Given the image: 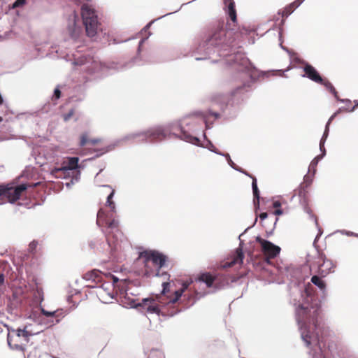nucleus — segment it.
Wrapping results in <instances>:
<instances>
[{"label":"nucleus","instance_id":"obj_15","mask_svg":"<svg viewBox=\"0 0 358 358\" xmlns=\"http://www.w3.org/2000/svg\"><path fill=\"white\" fill-rule=\"evenodd\" d=\"M222 278L225 277L220 274L213 275L210 273H203L199 275L197 280L200 282H205L208 287H213L215 282L218 281L220 279ZM224 280H226V282H227V278H224Z\"/></svg>","mask_w":358,"mask_h":358},{"label":"nucleus","instance_id":"obj_26","mask_svg":"<svg viewBox=\"0 0 358 358\" xmlns=\"http://www.w3.org/2000/svg\"><path fill=\"white\" fill-rule=\"evenodd\" d=\"M229 15L231 21L235 23L237 20L236 11L235 9V3L234 1H231L228 6Z\"/></svg>","mask_w":358,"mask_h":358},{"label":"nucleus","instance_id":"obj_3","mask_svg":"<svg viewBox=\"0 0 358 358\" xmlns=\"http://www.w3.org/2000/svg\"><path fill=\"white\" fill-rule=\"evenodd\" d=\"M143 139L149 142H158L161 141L166 138L174 136L187 142L196 144L199 142L198 138L191 135L187 131H185L182 127L169 125L166 127H157L150 128L147 131L139 134Z\"/></svg>","mask_w":358,"mask_h":358},{"label":"nucleus","instance_id":"obj_14","mask_svg":"<svg viewBox=\"0 0 358 358\" xmlns=\"http://www.w3.org/2000/svg\"><path fill=\"white\" fill-rule=\"evenodd\" d=\"M317 264L319 266L317 273L322 277H324L332 268V263L329 260H327L323 254H319Z\"/></svg>","mask_w":358,"mask_h":358},{"label":"nucleus","instance_id":"obj_7","mask_svg":"<svg viewBox=\"0 0 358 358\" xmlns=\"http://www.w3.org/2000/svg\"><path fill=\"white\" fill-rule=\"evenodd\" d=\"M223 26L222 22H219L211 29L204 41L206 45L217 47L223 45H230L232 43L233 41L227 38L229 32L224 29Z\"/></svg>","mask_w":358,"mask_h":358},{"label":"nucleus","instance_id":"obj_20","mask_svg":"<svg viewBox=\"0 0 358 358\" xmlns=\"http://www.w3.org/2000/svg\"><path fill=\"white\" fill-rule=\"evenodd\" d=\"M101 141L99 138H90L87 133H83L80 135L79 145L83 147L87 144L95 145Z\"/></svg>","mask_w":358,"mask_h":358},{"label":"nucleus","instance_id":"obj_19","mask_svg":"<svg viewBox=\"0 0 358 358\" xmlns=\"http://www.w3.org/2000/svg\"><path fill=\"white\" fill-rule=\"evenodd\" d=\"M34 299L36 303H41L44 300V292L41 283L38 280L34 279Z\"/></svg>","mask_w":358,"mask_h":358},{"label":"nucleus","instance_id":"obj_4","mask_svg":"<svg viewBox=\"0 0 358 358\" xmlns=\"http://www.w3.org/2000/svg\"><path fill=\"white\" fill-rule=\"evenodd\" d=\"M139 260L144 264L143 275L146 277L163 276L164 280L169 279V275L166 272L160 273L167 261V257L156 250H144L138 255Z\"/></svg>","mask_w":358,"mask_h":358},{"label":"nucleus","instance_id":"obj_5","mask_svg":"<svg viewBox=\"0 0 358 358\" xmlns=\"http://www.w3.org/2000/svg\"><path fill=\"white\" fill-rule=\"evenodd\" d=\"M96 224L101 227H106V238L111 250H118L120 248L119 238L122 233L119 229V222L113 214H107L103 209H100L97 213Z\"/></svg>","mask_w":358,"mask_h":358},{"label":"nucleus","instance_id":"obj_13","mask_svg":"<svg viewBox=\"0 0 358 358\" xmlns=\"http://www.w3.org/2000/svg\"><path fill=\"white\" fill-rule=\"evenodd\" d=\"M313 180L310 176H306L303 178V182L300 185L299 188L295 190L296 194L301 197L304 203L308 201L309 189L312 184Z\"/></svg>","mask_w":358,"mask_h":358},{"label":"nucleus","instance_id":"obj_41","mask_svg":"<svg viewBox=\"0 0 358 358\" xmlns=\"http://www.w3.org/2000/svg\"><path fill=\"white\" fill-rule=\"evenodd\" d=\"M148 358H152V356H151V355H150Z\"/></svg>","mask_w":358,"mask_h":358},{"label":"nucleus","instance_id":"obj_16","mask_svg":"<svg viewBox=\"0 0 358 358\" xmlns=\"http://www.w3.org/2000/svg\"><path fill=\"white\" fill-rule=\"evenodd\" d=\"M305 76L312 81L320 84L323 81V79L317 71L310 64H306L303 67Z\"/></svg>","mask_w":358,"mask_h":358},{"label":"nucleus","instance_id":"obj_1","mask_svg":"<svg viewBox=\"0 0 358 358\" xmlns=\"http://www.w3.org/2000/svg\"><path fill=\"white\" fill-rule=\"evenodd\" d=\"M320 308L317 304L303 303L296 308V320L299 327L301 336L308 347L317 345L322 350L324 335L327 331L321 326Z\"/></svg>","mask_w":358,"mask_h":358},{"label":"nucleus","instance_id":"obj_34","mask_svg":"<svg viewBox=\"0 0 358 358\" xmlns=\"http://www.w3.org/2000/svg\"><path fill=\"white\" fill-rule=\"evenodd\" d=\"M4 275L3 273H0V285H3L4 283Z\"/></svg>","mask_w":358,"mask_h":358},{"label":"nucleus","instance_id":"obj_33","mask_svg":"<svg viewBox=\"0 0 358 358\" xmlns=\"http://www.w3.org/2000/svg\"><path fill=\"white\" fill-rule=\"evenodd\" d=\"M267 217H268L267 213H262L259 215V218H260L261 220H263L266 219Z\"/></svg>","mask_w":358,"mask_h":358},{"label":"nucleus","instance_id":"obj_38","mask_svg":"<svg viewBox=\"0 0 358 358\" xmlns=\"http://www.w3.org/2000/svg\"><path fill=\"white\" fill-rule=\"evenodd\" d=\"M113 278L115 282L117 281V279L116 278L114 277Z\"/></svg>","mask_w":358,"mask_h":358},{"label":"nucleus","instance_id":"obj_18","mask_svg":"<svg viewBox=\"0 0 358 358\" xmlns=\"http://www.w3.org/2000/svg\"><path fill=\"white\" fill-rule=\"evenodd\" d=\"M244 258V255L241 248H238L236 249L234 257L233 259L223 264L221 266L223 268H231L235 264H241Z\"/></svg>","mask_w":358,"mask_h":358},{"label":"nucleus","instance_id":"obj_39","mask_svg":"<svg viewBox=\"0 0 358 358\" xmlns=\"http://www.w3.org/2000/svg\"><path fill=\"white\" fill-rule=\"evenodd\" d=\"M2 121H3L2 117H0V122H2Z\"/></svg>","mask_w":358,"mask_h":358},{"label":"nucleus","instance_id":"obj_6","mask_svg":"<svg viewBox=\"0 0 358 358\" xmlns=\"http://www.w3.org/2000/svg\"><path fill=\"white\" fill-rule=\"evenodd\" d=\"M34 335L25 326L23 329H12L8 330L7 341L9 347L15 350L23 352V358H30V355H25L26 345L29 341V337Z\"/></svg>","mask_w":358,"mask_h":358},{"label":"nucleus","instance_id":"obj_23","mask_svg":"<svg viewBox=\"0 0 358 358\" xmlns=\"http://www.w3.org/2000/svg\"><path fill=\"white\" fill-rule=\"evenodd\" d=\"M43 315L47 317H55V322L59 323L61 319L64 317L62 311L55 310V311H48L44 309L41 310Z\"/></svg>","mask_w":358,"mask_h":358},{"label":"nucleus","instance_id":"obj_24","mask_svg":"<svg viewBox=\"0 0 358 358\" xmlns=\"http://www.w3.org/2000/svg\"><path fill=\"white\" fill-rule=\"evenodd\" d=\"M322 278V277L319 274L315 275L311 278V282L318 287L321 290H324L326 288V283Z\"/></svg>","mask_w":358,"mask_h":358},{"label":"nucleus","instance_id":"obj_36","mask_svg":"<svg viewBox=\"0 0 358 358\" xmlns=\"http://www.w3.org/2000/svg\"><path fill=\"white\" fill-rule=\"evenodd\" d=\"M281 206L280 203L279 201H275L273 203V207L275 208H280Z\"/></svg>","mask_w":358,"mask_h":358},{"label":"nucleus","instance_id":"obj_28","mask_svg":"<svg viewBox=\"0 0 358 358\" xmlns=\"http://www.w3.org/2000/svg\"><path fill=\"white\" fill-rule=\"evenodd\" d=\"M37 245H38V242L36 241H31L29 245V252L34 253Z\"/></svg>","mask_w":358,"mask_h":358},{"label":"nucleus","instance_id":"obj_35","mask_svg":"<svg viewBox=\"0 0 358 358\" xmlns=\"http://www.w3.org/2000/svg\"><path fill=\"white\" fill-rule=\"evenodd\" d=\"M274 214H275V215H281V214H282V210L281 209L277 208V209L274 211Z\"/></svg>","mask_w":358,"mask_h":358},{"label":"nucleus","instance_id":"obj_25","mask_svg":"<svg viewBox=\"0 0 358 358\" xmlns=\"http://www.w3.org/2000/svg\"><path fill=\"white\" fill-rule=\"evenodd\" d=\"M324 85L326 89L331 92L336 99H339L338 92L336 90L333 85L327 79H323V81L320 83Z\"/></svg>","mask_w":358,"mask_h":358},{"label":"nucleus","instance_id":"obj_8","mask_svg":"<svg viewBox=\"0 0 358 358\" xmlns=\"http://www.w3.org/2000/svg\"><path fill=\"white\" fill-rule=\"evenodd\" d=\"M81 10L82 18L87 35L90 37H93L97 34L99 30H101V24L98 21L96 12L88 6H83Z\"/></svg>","mask_w":358,"mask_h":358},{"label":"nucleus","instance_id":"obj_21","mask_svg":"<svg viewBox=\"0 0 358 358\" xmlns=\"http://www.w3.org/2000/svg\"><path fill=\"white\" fill-rule=\"evenodd\" d=\"M243 173L252 178V187L253 196H254V204L255 206H259V189H258L257 185V179L255 177L252 176L251 175H250L245 172H243Z\"/></svg>","mask_w":358,"mask_h":358},{"label":"nucleus","instance_id":"obj_22","mask_svg":"<svg viewBox=\"0 0 358 358\" xmlns=\"http://www.w3.org/2000/svg\"><path fill=\"white\" fill-rule=\"evenodd\" d=\"M304 0H296L284 8L282 12V17H287L296 9Z\"/></svg>","mask_w":358,"mask_h":358},{"label":"nucleus","instance_id":"obj_9","mask_svg":"<svg viewBox=\"0 0 358 358\" xmlns=\"http://www.w3.org/2000/svg\"><path fill=\"white\" fill-rule=\"evenodd\" d=\"M27 189L26 184L17 186L0 185V197L7 198L10 203H14L25 194Z\"/></svg>","mask_w":358,"mask_h":358},{"label":"nucleus","instance_id":"obj_40","mask_svg":"<svg viewBox=\"0 0 358 358\" xmlns=\"http://www.w3.org/2000/svg\"><path fill=\"white\" fill-rule=\"evenodd\" d=\"M88 286H90V287H94V285H89Z\"/></svg>","mask_w":358,"mask_h":358},{"label":"nucleus","instance_id":"obj_17","mask_svg":"<svg viewBox=\"0 0 358 358\" xmlns=\"http://www.w3.org/2000/svg\"><path fill=\"white\" fill-rule=\"evenodd\" d=\"M104 275L99 270L94 269L88 271L83 275V278L87 281H91L92 283L97 285L103 281Z\"/></svg>","mask_w":358,"mask_h":358},{"label":"nucleus","instance_id":"obj_12","mask_svg":"<svg viewBox=\"0 0 358 358\" xmlns=\"http://www.w3.org/2000/svg\"><path fill=\"white\" fill-rule=\"evenodd\" d=\"M338 101H342L343 103H345V108L344 109H342V108H339L338 110H337L336 113H334L331 116V117L329 118L327 125H326V128H325V131H324V135H323V137L321 139V141H320V149L321 150H322L323 149V147H324V142L323 141H324V138L327 137V136L328 135V132H329V124H330V122L334 119V117L339 113H341V111H345V112H352L353 111L357 106H358V103L357 104H355L354 106H352V102L349 99H338Z\"/></svg>","mask_w":358,"mask_h":358},{"label":"nucleus","instance_id":"obj_37","mask_svg":"<svg viewBox=\"0 0 358 358\" xmlns=\"http://www.w3.org/2000/svg\"><path fill=\"white\" fill-rule=\"evenodd\" d=\"M107 151H108L107 150L101 149V152L100 155L103 154V153H105V152H106Z\"/></svg>","mask_w":358,"mask_h":358},{"label":"nucleus","instance_id":"obj_27","mask_svg":"<svg viewBox=\"0 0 358 358\" xmlns=\"http://www.w3.org/2000/svg\"><path fill=\"white\" fill-rule=\"evenodd\" d=\"M114 193H115V191L114 190H112V192L110 193V194L107 197V201H106V205L110 208V209L114 211L115 210V203L113 202V201L112 200L113 199V196L114 195Z\"/></svg>","mask_w":358,"mask_h":358},{"label":"nucleus","instance_id":"obj_32","mask_svg":"<svg viewBox=\"0 0 358 358\" xmlns=\"http://www.w3.org/2000/svg\"><path fill=\"white\" fill-rule=\"evenodd\" d=\"M53 97L57 100L61 97V91L59 88H55Z\"/></svg>","mask_w":358,"mask_h":358},{"label":"nucleus","instance_id":"obj_29","mask_svg":"<svg viewBox=\"0 0 358 358\" xmlns=\"http://www.w3.org/2000/svg\"><path fill=\"white\" fill-rule=\"evenodd\" d=\"M245 86L244 85H241V86H239V87H236L235 90H234L231 92V96H235V95H236L237 94H238V93L241 92L243 90V89L245 88Z\"/></svg>","mask_w":358,"mask_h":358},{"label":"nucleus","instance_id":"obj_31","mask_svg":"<svg viewBox=\"0 0 358 358\" xmlns=\"http://www.w3.org/2000/svg\"><path fill=\"white\" fill-rule=\"evenodd\" d=\"M74 114V110L71 109L68 113H66L63 115V118L64 121H68Z\"/></svg>","mask_w":358,"mask_h":358},{"label":"nucleus","instance_id":"obj_10","mask_svg":"<svg viewBox=\"0 0 358 358\" xmlns=\"http://www.w3.org/2000/svg\"><path fill=\"white\" fill-rule=\"evenodd\" d=\"M78 157L64 158L59 167H55L51 171V174L55 178H65L69 171H72L78 167Z\"/></svg>","mask_w":358,"mask_h":358},{"label":"nucleus","instance_id":"obj_2","mask_svg":"<svg viewBox=\"0 0 358 358\" xmlns=\"http://www.w3.org/2000/svg\"><path fill=\"white\" fill-rule=\"evenodd\" d=\"M162 285V290L159 294L143 299L142 302L138 304L132 301L131 305L141 306L149 313L169 317L175 315L180 311L176 304L185 290L188 289L189 283L183 282L182 287L178 290H173L171 283L167 281H163Z\"/></svg>","mask_w":358,"mask_h":358},{"label":"nucleus","instance_id":"obj_11","mask_svg":"<svg viewBox=\"0 0 358 358\" xmlns=\"http://www.w3.org/2000/svg\"><path fill=\"white\" fill-rule=\"evenodd\" d=\"M256 241L261 245L262 252L268 263L270 259L275 258L280 254L281 250L280 248L271 242L263 239L259 236L256 238Z\"/></svg>","mask_w":358,"mask_h":358},{"label":"nucleus","instance_id":"obj_30","mask_svg":"<svg viewBox=\"0 0 358 358\" xmlns=\"http://www.w3.org/2000/svg\"><path fill=\"white\" fill-rule=\"evenodd\" d=\"M26 2V0H16L13 4V8H15L23 6Z\"/></svg>","mask_w":358,"mask_h":358}]
</instances>
